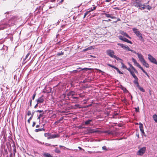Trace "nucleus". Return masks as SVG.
<instances>
[{"label":"nucleus","instance_id":"obj_1","mask_svg":"<svg viewBox=\"0 0 157 157\" xmlns=\"http://www.w3.org/2000/svg\"><path fill=\"white\" fill-rule=\"evenodd\" d=\"M132 30L140 40L142 42H144V40L142 37V34L138 31L137 29L134 28L132 29Z\"/></svg>","mask_w":157,"mask_h":157},{"label":"nucleus","instance_id":"obj_2","mask_svg":"<svg viewBox=\"0 0 157 157\" xmlns=\"http://www.w3.org/2000/svg\"><path fill=\"white\" fill-rule=\"evenodd\" d=\"M9 27L6 19H4L0 22V30H4Z\"/></svg>","mask_w":157,"mask_h":157},{"label":"nucleus","instance_id":"obj_3","mask_svg":"<svg viewBox=\"0 0 157 157\" xmlns=\"http://www.w3.org/2000/svg\"><path fill=\"white\" fill-rule=\"evenodd\" d=\"M131 4L137 8L142 6V4L140 0H131Z\"/></svg>","mask_w":157,"mask_h":157},{"label":"nucleus","instance_id":"obj_4","mask_svg":"<svg viewBox=\"0 0 157 157\" xmlns=\"http://www.w3.org/2000/svg\"><path fill=\"white\" fill-rule=\"evenodd\" d=\"M16 21V18L15 17H13L9 21H7V24L8 25L9 27L10 26H12L13 25Z\"/></svg>","mask_w":157,"mask_h":157},{"label":"nucleus","instance_id":"obj_5","mask_svg":"<svg viewBox=\"0 0 157 157\" xmlns=\"http://www.w3.org/2000/svg\"><path fill=\"white\" fill-rule=\"evenodd\" d=\"M148 58L149 60L151 63L157 65V61L156 59L154 58L151 55H148Z\"/></svg>","mask_w":157,"mask_h":157},{"label":"nucleus","instance_id":"obj_6","mask_svg":"<svg viewBox=\"0 0 157 157\" xmlns=\"http://www.w3.org/2000/svg\"><path fill=\"white\" fill-rule=\"evenodd\" d=\"M106 53L111 58H113L114 56H115L114 55L115 53L114 51L111 49H108L106 51Z\"/></svg>","mask_w":157,"mask_h":157},{"label":"nucleus","instance_id":"obj_7","mask_svg":"<svg viewBox=\"0 0 157 157\" xmlns=\"http://www.w3.org/2000/svg\"><path fill=\"white\" fill-rule=\"evenodd\" d=\"M1 51H3L2 52H4V51H5V52L7 51L8 50V48L7 46L3 45L2 44V42L0 41V48Z\"/></svg>","mask_w":157,"mask_h":157},{"label":"nucleus","instance_id":"obj_8","mask_svg":"<svg viewBox=\"0 0 157 157\" xmlns=\"http://www.w3.org/2000/svg\"><path fill=\"white\" fill-rule=\"evenodd\" d=\"M118 38L120 40L124 42H126L131 44H132V43L131 41L128 40V39L125 37H123L122 36L120 35L118 36Z\"/></svg>","mask_w":157,"mask_h":157},{"label":"nucleus","instance_id":"obj_9","mask_svg":"<svg viewBox=\"0 0 157 157\" xmlns=\"http://www.w3.org/2000/svg\"><path fill=\"white\" fill-rule=\"evenodd\" d=\"M146 147H143L140 149L138 151L137 154L140 155H142L146 151Z\"/></svg>","mask_w":157,"mask_h":157},{"label":"nucleus","instance_id":"obj_10","mask_svg":"<svg viewBox=\"0 0 157 157\" xmlns=\"http://www.w3.org/2000/svg\"><path fill=\"white\" fill-rule=\"evenodd\" d=\"M132 62L134 63L135 65L138 67L141 70L142 69L143 67L141 66L140 64L137 62L136 60L133 58H132Z\"/></svg>","mask_w":157,"mask_h":157},{"label":"nucleus","instance_id":"obj_11","mask_svg":"<svg viewBox=\"0 0 157 157\" xmlns=\"http://www.w3.org/2000/svg\"><path fill=\"white\" fill-rule=\"evenodd\" d=\"M43 97H44V96L42 95L40 97L36 100V101L37 102V104H40L44 102V99L43 98Z\"/></svg>","mask_w":157,"mask_h":157},{"label":"nucleus","instance_id":"obj_12","mask_svg":"<svg viewBox=\"0 0 157 157\" xmlns=\"http://www.w3.org/2000/svg\"><path fill=\"white\" fill-rule=\"evenodd\" d=\"M107 65L109 67H110L113 68L114 69L116 70L117 72H118L120 74H123V73L121 72V71L119 70V69L117 68V67H115L114 66L110 64H107Z\"/></svg>","mask_w":157,"mask_h":157},{"label":"nucleus","instance_id":"obj_13","mask_svg":"<svg viewBox=\"0 0 157 157\" xmlns=\"http://www.w3.org/2000/svg\"><path fill=\"white\" fill-rule=\"evenodd\" d=\"M139 128H140V130L142 134V135H143L144 136L146 137V135L145 134V132L144 131L143 124H142L141 123H139Z\"/></svg>","mask_w":157,"mask_h":157},{"label":"nucleus","instance_id":"obj_14","mask_svg":"<svg viewBox=\"0 0 157 157\" xmlns=\"http://www.w3.org/2000/svg\"><path fill=\"white\" fill-rule=\"evenodd\" d=\"M138 57L141 63L144 61L145 59H144L143 56L140 53H137Z\"/></svg>","mask_w":157,"mask_h":157},{"label":"nucleus","instance_id":"obj_15","mask_svg":"<svg viewBox=\"0 0 157 157\" xmlns=\"http://www.w3.org/2000/svg\"><path fill=\"white\" fill-rule=\"evenodd\" d=\"M117 44L118 45L120 46L121 47L126 50H128L129 48L128 46H125V45L122 44L118 43Z\"/></svg>","mask_w":157,"mask_h":157},{"label":"nucleus","instance_id":"obj_16","mask_svg":"<svg viewBox=\"0 0 157 157\" xmlns=\"http://www.w3.org/2000/svg\"><path fill=\"white\" fill-rule=\"evenodd\" d=\"M59 136L57 134H54L50 135V136H48L47 139L49 140L51 139L55 138L56 137H59Z\"/></svg>","mask_w":157,"mask_h":157},{"label":"nucleus","instance_id":"obj_17","mask_svg":"<svg viewBox=\"0 0 157 157\" xmlns=\"http://www.w3.org/2000/svg\"><path fill=\"white\" fill-rule=\"evenodd\" d=\"M121 34L122 35L126 36V37H127V38H128L130 39H131V37L129 36L128 35L127 33H126L124 32L123 31L121 32Z\"/></svg>","mask_w":157,"mask_h":157},{"label":"nucleus","instance_id":"obj_18","mask_svg":"<svg viewBox=\"0 0 157 157\" xmlns=\"http://www.w3.org/2000/svg\"><path fill=\"white\" fill-rule=\"evenodd\" d=\"M75 92L74 91H70L67 94V96L68 98L70 96L72 97L75 95Z\"/></svg>","mask_w":157,"mask_h":157},{"label":"nucleus","instance_id":"obj_19","mask_svg":"<svg viewBox=\"0 0 157 157\" xmlns=\"http://www.w3.org/2000/svg\"><path fill=\"white\" fill-rule=\"evenodd\" d=\"M43 156L44 157H53L52 155L49 153H44L43 154Z\"/></svg>","mask_w":157,"mask_h":157},{"label":"nucleus","instance_id":"obj_20","mask_svg":"<svg viewBox=\"0 0 157 157\" xmlns=\"http://www.w3.org/2000/svg\"><path fill=\"white\" fill-rule=\"evenodd\" d=\"M146 68H148L149 67V64L146 62L145 60H144V61L141 63Z\"/></svg>","mask_w":157,"mask_h":157},{"label":"nucleus","instance_id":"obj_21","mask_svg":"<svg viewBox=\"0 0 157 157\" xmlns=\"http://www.w3.org/2000/svg\"><path fill=\"white\" fill-rule=\"evenodd\" d=\"M92 121V120H88L86 121L85 122V125H87L91 124V122Z\"/></svg>","mask_w":157,"mask_h":157},{"label":"nucleus","instance_id":"obj_22","mask_svg":"<svg viewBox=\"0 0 157 157\" xmlns=\"http://www.w3.org/2000/svg\"><path fill=\"white\" fill-rule=\"evenodd\" d=\"M147 5H145V4H144L143 5L142 4V6L140 7L139 9L141 10H144L146 8Z\"/></svg>","mask_w":157,"mask_h":157},{"label":"nucleus","instance_id":"obj_23","mask_svg":"<svg viewBox=\"0 0 157 157\" xmlns=\"http://www.w3.org/2000/svg\"><path fill=\"white\" fill-rule=\"evenodd\" d=\"M138 80V79L136 80H134L133 81L134 83L136 85V86L137 87V88L140 86L139 84Z\"/></svg>","mask_w":157,"mask_h":157},{"label":"nucleus","instance_id":"obj_24","mask_svg":"<svg viewBox=\"0 0 157 157\" xmlns=\"http://www.w3.org/2000/svg\"><path fill=\"white\" fill-rule=\"evenodd\" d=\"M34 113H35V112L34 111H33V112L32 113V114H31V116L29 117V118L28 119V123L29 124L30 123V120H31V119H32L33 116V115H34Z\"/></svg>","mask_w":157,"mask_h":157},{"label":"nucleus","instance_id":"obj_25","mask_svg":"<svg viewBox=\"0 0 157 157\" xmlns=\"http://www.w3.org/2000/svg\"><path fill=\"white\" fill-rule=\"evenodd\" d=\"M45 131V129L43 128H39V129H36L35 130V132H39L41 131Z\"/></svg>","mask_w":157,"mask_h":157},{"label":"nucleus","instance_id":"obj_26","mask_svg":"<svg viewBox=\"0 0 157 157\" xmlns=\"http://www.w3.org/2000/svg\"><path fill=\"white\" fill-rule=\"evenodd\" d=\"M63 119V117H61L59 120H57V121H56L55 123V124H57L58 123H59L60 121H62Z\"/></svg>","mask_w":157,"mask_h":157},{"label":"nucleus","instance_id":"obj_27","mask_svg":"<svg viewBox=\"0 0 157 157\" xmlns=\"http://www.w3.org/2000/svg\"><path fill=\"white\" fill-rule=\"evenodd\" d=\"M153 118L155 122L157 123V115L154 114L153 116Z\"/></svg>","mask_w":157,"mask_h":157},{"label":"nucleus","instance_id":"obj_28","mask_svg":"<svg viewBox=\"0 0 157 157\" xmlns=\"http://www.w3.org/2000/svg\"><path fill=\"white\" fill-rule=\"evenodd\" d=\"M93 8H89V10L90 11V12L95 10L96 8V6H95V5H93Z\"/></svg>","mask_w":157,"mask_h":157},{"label":"nucleus","instance_id":"obj_29","mask_svg":"<svg viewBox=\"0 0 157 157\" xmlns=\"http://www.w3.org/2000/svg\"><path fill=\"white\" fill-rule=\"evenodd\" d=\"M12 147H13V153L14 154V155H15V153L16 152V147L15 144H13V145L12 146Z\"/></svg>","mask_w":157,"mask_h":157},{"label":"nucleus","instance_id":"obj_30","mask_svg":"<svg viewBox=\"0 0 157 157\" xmlns=\"http://www.w3.org/2000/svg\"><path fill=\"white\" fill-rule=\"evenodd\" d=\"M121 88L124 92H128V90H127L122 85H121Z\"/></svg>","mask_w":157,"mask_h":157},{"label":"nucleus","instance_id":"obj_31","mask_svg":"<svg viewBox=\"0 0 157 157\" xmlns=\"http://www.w3.org/2000/svg\"><path fill=\"white\" fill-rule=\"evenodd\" d=\"M55 152L59 154L61 152L60 150L57 147H56L54 150Z\"/></svg>","mask_w":157,"mask_h":157},{"label":"nucleus","instance_id":"obj_32","mask_svg":"<svg viewBox=\"0 0 157 157\" xmlns=\"http://www.w3.org/2000/svg\"><path fill=\"white\" fill-rule=\"evenodd\" d=\"M141 70L149 78L150 77V76L143 69V68H142Z\"/></svg>","mask_w":157,"mask_h":157},{"label":"nucleus","instance_id":"obj_33","mask_svg":"<svg viewBox=\"0 0 157 157\" xmlns=\"http://www.w3.org/2000/svg\"><path fill=\"white\" fill-rule=\"evenodd\" d=\"M128 51H131V52L135 53V54L137 55V53H137L136 51L132 50L129 47L128 49Z\"/></svg>","mask_w":157,"mask_h":157},{"label":"nucleus","instance_id":"obj_34","mask_svg":"<svg viewBox=\"0 0 157 157\" xmlns=\"http://www.w3.org/2000/svg\"><path fill=\"white\" fill-rule=\"evenodd\" d=\"M45 145L47 146H53L54 147H55L56 146H57V145H51V144H49L47 143H46L45 144Z\"/></svg>","mask_w":157,"mask_h":157},{"label":"nucleus","instance_id":"obj_35","mask_svg":"<svg viewBox=\"0 0 157 157\" xmlns=\"http://www.w3.org/2000/svg\"><path fill=\"white\" fill-rule=\"evenodd\" d=\"M40 7L39 8L38 7L36 9V10H35V11L36 12V13H40Z\"/></svg>","mask_w":157,"mask_h":157},{"label":"nucleus","instance_id":"obj_36","mask_svg":"<svg viewBox=\"0 0 157 157\" xmlns=\"http://www.w3.org/2000/svg\"><path fill=\"white\" fill-rule=\"evenodd\" d=\"M138 88L142 92H144L145 90L143 88V87H140V86Z\"/></svg>","mask_w":157,"mask_h":157},{"label":"nucleus","instance_id":"obj_37","mask_svg":"<svg viewBox=\"0 0 157 157\" xmlns=\"http://www.w3.org/2000/svg\"><path fill=\"white\" fill-rule=\"evenodd\" d=\"M121 63L122 65V67L125 69L127 68V67L124 65L122 62H121Z\"/></svg>","mask_w":157,"mask_h":157},{"label":"nucleus","instance_id":"obj_38","mask_svg":"<svg viewBox=\"0 0 157 157\" xmlns=\"http://www.w3.org/2000/svg\"><path fill=\"white\" fill-rule=\"evenodd\" d=\"M113 58L116 59L117 60H120L122 61H123V60L121 59L119 57H117L115 55L114 56Z\"/></svg>","mask_w":157,"mask_h":157},{"label":"nucleus","instance_id":"obj_39","mask_svg":"<svg viewBox=\"0 0 157 157\" xmlns=\"http://www.w3.org/2000/svg\"><path fill=\"white\" fill-rule=\"evenodd\" d=\"M131 75L134 78L135 80H136L138 79L137 77L135 75L134 73L132 74Z\"/></svg>","mask_w":157,"mask_h":157},{"label":"nucleus","instance_id":"obj_40","mask_svg":"<svg viewBox=\"0 0 157 157\" xmlns=\"http://www.w3.org/2000/svg\"><path fill=\"white\" fill-rule=\"evenodd\" d=\"M131 75L134 78L135 80H136L138 79L137 77L135 75L134 73L132 74Z\"/></svg>","mask_w":157,"mask_h":157},{"label":"nucleus","instance_id":"obj_41","mask_svg":"<svg viewBox=\"0 0 157 157\" xmlns=\"http://www.w3.org/2000/svg\"><path fill=\"white\" fill-rule=\"evenodd\" d=\"M146 8L147 10H150L152 9V7L151 6H150L149 5H147Z\"/></svg>","mask_w":157,"mask_h":157},{"label":"nucleus","instance_id":"obj_42","mask_svg":"<svg viewBox=\"0 0 157 157\" xmlns=\"http://www.w3.org/2000/svg\"><path fill=\"white\" fill-rule=\"evenodd\" d=\"M79 69H81L80 68H77V70H73L72 71H70V72L71 73H77L78 71V70Z\"/></svg>","mask_w":157,"mask_h":157},{"label":"nucleus","instance_id":"obj_43","mask_svg":"<svg viewBox=\"0 0 157 157\" xmlns=\"http://www.w3.org/2000/svg\"><path fill=\"white\" fill-rule=\"evenodd\" d=\"M90 11L89 10L87 12H86L85 13L84 16L83 18H84L86 16L90 13Z\"/></svg>","mask_w":157,"mask_h":157},{"label":"nucleus","instance_id":"obj_44","mask_svg":"<svg viewBox=\"0 0 157 157\" xmlns=\"http://www.w3.org/2000/svg\"><path fill=\"white\" fill-rule=\"evenodd\" d=\"M44 113H43L41 114H40L39 116L37 118V119H40V118L41 117H42L43 116V114Z\"/></svg>","mask_w":157,"mask_h":157},{"label":"nucleus","instance_id":"obj_45","mask_svg":"<svg viewBox=\"0 0 157 157\" xmlns=\"http://www.w3.org/2000/svg\"><path fill=\"white\" fill-rule=\"evenodd\" d=\"M64 54V52H59L58 53H57V55L58 56H61V55H63Z\"/></svg>","mask_w":157,"mask_h":157},{"label":"nucleus","instance_id":"obj_46","mask_svg":"<svg viewBox=\"0 0 157 157\" xmlns=\"http://www.w3.org/2000/svg\"><path fill=\"white\" fill-rule=\"evenodd\" d=\"M132 70H133L134 73H136V74H138V71L136 70L134 67L132 69Z\"/></svg>","mask_w":157,"mask_h":157},{"label":"nucleus","instance_id":"obj_47","mask_svg":"<svg viewBox=\"0 0 157 157\" xmlns=\"http://www.w3.org/2000/svg\"><path fill=\"white\" fill-rule=\"evenodd\" d=\"M104 15L105 16L107 17H110L111 16V14H107L106 13H104Z\"/></svg>","mask_w":157,"mask_h":157},{"label":"nucleus","instance_id":"obj_48","mask_svg":"<svg viewBox=\"0 0 157 157\" xmlns=\"http://www.w3.org/2000/svg\"><path fill=\"white\" fill-rule=\"evenodd\" d=\"M135 111L136 112H139V108L138 106L137 108H135Z\"/></svg>","mask_w":157,"mask_h":157},{"label":"nucleus","instance_id":"obj_49","mask_svg":"<svg viewBox=\"0 0 157 157\" xmlns=\"http://www.w3.org/2000/svg\"><path fill=\"white\" fill-rule=\"evenodd\" d=\"M30 54V53H28L27 54V55H26L25 58L23 60H25L26 59H27L28 58V56H29Z\"/></svg>","mask_w":157,"mask_h":157},{"label":"nucleus","instance_id":"obj_50","mask_svg":"<svg viewBox=\"0 0 157 157\" xmlns=\"http://www.w3.org/2000/svg\"><path fill=\"white\" fill-rule=\"evenodd\" d=\"M50 136V134L49 133H45L44 134V136L45 137H48Z\"/></svg>","mask_w":157,"mask_h":157},{"label":"nucleus","instance_id":"obj_51","mask_svg":"<svg viewBox=\"0 0 157 157\" xmlns=\"http://www.w3.org/2000/svg\"><path fill=\"white\" fill-rule=\"evenodd\" d=\"M36 112H39L41 113H44L43 111V110H37L36 111Z\"/></svg>","mask_w":157,"mask_h":157},{"label":"nucleus","instance_id":"obj_52","mask_svg":"<svg viewBox=\"0 0 157 157\" xmlns=\"http://www.w3.org/2000/svg\"><path fill=\"white\" fill-rule=\"evenodd\" d=\"M36 95V92H35L32 96V100H33L35 99Z\"/></svg>","mask_w":157,"mask_h":157},{"label":"nucleus","instance_id":"obj_53","mask_svg":"<svg viewBox=\"0 0 157 157\" xmlns=\"http://www.w3.org/2000/svg\"><path fill=\"white\" fill-rule=\"evenodd\" d=\"M93 49V46H90V47H88V48H87V50H92Z\"/></svg>","mask_w":157,"mask_h":157},{"label":"nucleus","instance_id":"obj_54","mask_svg":"<svg viewBox=\"0 0 157 157\" xmlns=\"http://www.w3.org/2000/svg\"><path fill=\"white\" fill-rule=\"evenodd\" d=\"M93 131V133H94V132H99V131L98 130H96V129H93L92 130Z\"/></svg>","mask_w":157,"mask_h":157},{"label":"nucleus","instance_id":"obj_55","mask_svg":"<svg viewBox=\"0 0 157 157\" xmlns=\"http://www.w3.org/2000/svg\"><path fill=\"white\" fill-rule=\"evenodd\" d=\"M102 149L103 150H105L106 151H107L108 149H107L106 147L105 146H104L102 147Z\"/></svg>","mask_w":157,"mask_h":157},{"label":"nucleus","instance_id":"obj_56","mask_svg":"<svg viewBox=\"0 0 157 157\" xmlns=\"http://www.w3.org/2000/svg\"><path fill=\"white\" fill-rule=\"evenodd\" d=\"M66 96H67V94H63L61 95L62 97H63L64 98H65V97H66Z\"/></svg>","mask_w":157,"mask_h":157},{"label":"nucleus","instance_id":"obj_57","mask_svg":"<svg viewBox=\"0 0 157 157\" xmlns=\"http://www.w3.org/2000/svg\"><path fill=\"white\" fill-rule=\"evenodd\" d=\"M79 104H75V105H74V106L75 107H75L74 108V109H76L78 107H79Z\"/></svg>","mask_w":157,"mask_h":157},{"label":"nucleus","instance_id":"obj_58","mask_svg":"<svg viewBox=\"0 0 157 157\" xmlns=\"http://www.w3.org/2000/svg\"><path fill=\"white\" fill-rule=\"evenodd\" d=\"M128 65L130 66L131 68L132 69L133 68H134V67L132 66V65L131 64L129 63H128Z\"/></svg>","mask_w":157,"mask_h":157},{"label":"nucleus","instance_id":"obj_59","mask_svg":"<svg viewBox=\"0 0 157 157\" xmlns=\"http://www.w3.org/2000/svg\"><path fill=\"white\" fill-rule=\"evenodd\" d=\"M31 112L30 111H29L28 112V113H27V115L29 116H30V115H31Z\"/></svg>","mask_w":157,"mask_h":157},{"label":"nucleus","instance_id":"obj_60","mask_svg":"<svg viewBox=\"0 0 157 157\" xmlns=\"http://www.w3.org/2000/svg\"><path fill=\"white\" fill-rule=\"evenodd\" d=\"M126 69L127 70H128L129 72H130V71H131L132 70V69H131V68H128L127 67V68H126Z\"/></svg>","mask_w":157,"mask_h":157},{"label":"nucleus","instance_id":"obj_61","mask_svg":"<svg viewBox=\"0 0 157 157\" xmlns=\"http://www.w3.org/2000/svg\"><path fill=\"white\" fill-rule=\"evenodd\" d=\"M32 100L31 99H30L29 101V103L30 104L29 105H30V107H31V106H32Z\"/></svg>","mask_w":157,"mask_h":157},{"label":"nucleus","instance_id":"obj_62","mask_svg":"<svg viewBox=\"0 0 157 157\" xmlns=\"http://www.w3.org/2000/svg\"><path fill=\"white\" fill-rule=\"evenodd\" d=\"M105 133H108L109 134H111V132L110 131H107L105 132Z\"/></svg>","mask_w":157,"mask_h":157},{"label":"nucleus","instance_id":"obj_63","mask_svg":"<svg viewBox=\"0 0 157 157\" xmlns=\"http://www.w3.org/2000/svg\"><path fill=\"white\" fill-rule=\"evenodd\" d=\"M10 157H15V155H14V154L13 155L12 153H11L10 155Z\"/></svg>","mask_w":157,"mask_h":157},{"label":"nucleus","instance_id":"obj_64","mask_svg":"<svg viewBox=\"0 0 157 157\" xmlns=\"http://www.w3.org/2000/svg\"><path fill=\"white\" fill-rule=\"evenodd\" d=\"M121 20L119 18H118L117 19V20L116 21H114V22L117 23L118 21H120Z\"/></svg>","mask_w":157,"mask_h":157}]
</instances>
